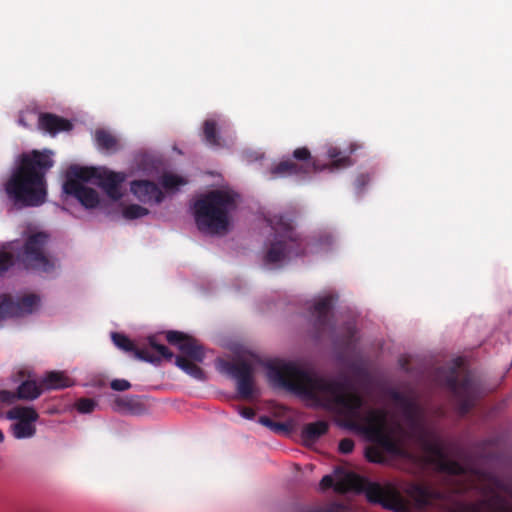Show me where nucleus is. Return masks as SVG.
Masks as SVG:
<instances>
[{"instance_id": "18", "label": "nucleus", "mask_w": 512, "mask_h": 512, "mask_svg": "<svg viewBox=\"0 0 512 512\" xmlns=\"http://www.w3.org/2000/svg\"><path fill=\"white\" fill-rule=\"evenodd\" d=\"M130 190L140 202L145 204H159L164 199L162 190L150 180H134L130 184Z\"/></svg>"}, {"instance_id": "38", "label": "nucleus", "mask_w": 512, "mask_h": 512, "mask_svg": "<svg viewBox=\"0 0 512 512\" xmlns=\"http://www.w3.org/2000/svg\"><path fill=\"white\" fill-rule=\"evenodd\" d=\"M13 264V254L6 251H0V275L6 272Z\"/></svg>"}, {"instance_id": "15", "label": "nucleus", "mask_w": 512, "mask_h": 512, "mask_svg": "<svg viewBox=\"0 0 512 512\" xmlns=\"http://www.w3.org/2000/svg\"><path fill=\"white\" fill-rule=\"evenodd\" d=\"M166 339L171 345L177 346L183 357L195 362H203L204 348L194 337L172 330L166 333Z\"/></svg>"}, {"instance_id": "46", "label": "nucleus", "mask_w": 512, "mask_h": 512, "mask_svg": "<svg viewBox=\"0 0 512 512\" xmlns=\"http://www.w3.org/2000/svg\"><path fill=\"white\" fill-rule=\"evenodd\" d=\"M239 413L245 419H253L255 417V411L251 407H241Z\"/></svg>"}, {"instance_id": "37", "label": "nucleus", "mask_w": 512, "mask_h": 512, "mask_svg": "<svg viewBox=\"0 0 512 512\" xmlns=\"http://www.w3.org/2000/svg\"><path fill=\"white\" fill-rule=\"evenodd\" d=\"M75 406L78 412L86 414L94 411L95 407L97 406V402L90 398H80L76 402Z\"/></svg>"}, {"instance_id": "35", "label": "nucleus", "mask_w": 512, "mask_h": 512, "mask_svg": "<svg viewBox=\"0 0 512 512\" xmlns=\"http://www.w3.org/2000/svg\"><path fill=\"white\" fill-rule=\"evenodd\" d=\"M161 184L166 190H173L186 184V181L178 175L165 173L161 177Z\"/></svg>"}, {"instance_id": "22", "label": "nucleus", "mask_w": 512, "mask_h": 512, "mask_svg": "<svg viewBox=\"0 0 512 512\" xmlns=\"http://www.w3.org/2000/svg\"><path fill=\"white\" fill-rule=\"evenodd\" d=\"M41 385L43 389L57 390L72 386L73 380L64 372L50 371L41 379Z\"/></svg>"}, {"instance_id": "39", "label": "nucleus", "mask_w": 512, "mask_h": 512, "mask_svg": "<svg viewBox=\"0 0 512 512\" xmlns=\"http://www.w3.org/2000/svg\"><path fill=\"white\" fill-rule=\"evenodd\" d=\"M259 422L262 425H264L266 427H269L270 429H272L273 431H276V432H280V431H285L286 430V425L284 423L275 422L274 420H272L268 416H261L259 418Z\"/></svg>"}, {"instance_id": "29", "label": "nucleus", "mask_w": 512, "mask_h": 512, "mask_svg": "<svg viewBox=\"0 0 512 512\" xmlns=\"http://www.w3.org/2000/svg\"><path fill=\"white\" fill-rule=\"evenodd\" d=\"M198 362L187 359L183 356L175 357V364L185 373L197 380H203L205 378L204 371L197 365Z\"/></svg>"}, {"instance_id": "36", "label": "nucleus", "mask_w": 512, "mask_h": 512, "mask_svg": "<svg viewBox=\"0 0 512 512\" xmlns=\"http://www.w3.org/2000/svg\"><path fill=\"white\" fill-rule=\"evenodd\" d=\"M366 458L368 461L373 463H385L386 457L383 453V451L379 447H368L366 449Z\"/></svg>"}, {"instance_id": "45", "label": "nucleus", "mask_w": 512, "mask_h": 512, "mask_svg": "<svg viewBox=\"0 0 512 512\" xmlns=\"http://www.w3.org/2000/svg\"><path fill=\"white\" fill-rule=\"evenodd\" d=\"M355 334H356L355 328L352 326H349L347 328V336H346L345 343H344L347 348L354 342Z\"/></svg>"}, {"instance_id": "31", "label": "nucleus", "mask_w": 512, "mask_h": 512, "mask_svg": "<svg viewBox=\"0 0 512 512\" xmlns=\"http://www.w3.org/2000/svg\"><path fill=\"white\" fill-rule=\"evenodd\" d=\"M291 512H350L346 506L340 503H331L325 506L296 505Z\"/></svg>"}, {"instance_id": "12", "label": "nucleus", "mask_w": 512, "mask_h": 512, "mask_svg": "<svg viewBox=\"0 0 512 512\" xmlns=\"http://www.w3.org/2000/svg\"><path fill=\"white\" fill-rule=\"evenodd\" d=\"M422 450L427 453L441 472L449 475L460 476L468 472V468L458 461L448 459L445 447L439 435L423 445Z\"/></svg>"}, {"instance_id": "5", "label": "nucleus", "mask_w": 512, "mask_h": 512, "mask_svg": "<svg viewBox=\"0 0 512 512\" xmlns=\"http://www.w3.org/2000/svg\"><path fill=\"white\" fill-rule=\"evenodd\" d=\"M335 490L339 492L352 490L364 493L371 503L380 504L384 508L395 512H410L403 497L396 489L390 486L384 487L354 473L346 475L342 481L337 483Z\"/></svg>"}, {"instance_id": "4", "label": "nucleus", "mask_w": 512, "mask_h": 512, "mask_svg": "<svg viewBox=\"0 0 512 512\" xmlns=\"http://www.w3.org/2000/svg\"><path fill=\"white\" fill-rule=\"evenodd\" d=\"M295 213L274 214L267 222L274 231V240L270 243L264 261L276 264L305 254L303 239L294 230Z\"/></svg>"}, {"instance_id": "13", "label": "nucleus", "mask_w": 512, "mask_h": 512, "mask_svg": "<svg viewBox=\"0 0 512 512\" xmlns=\"http://www.w3.org/2000/svg\"><path fill=\"white\" fill-rule=\"evenodd\" d=\"M224 371L237 381V392L242 399H250L254 392L253 367L245 360L225 361Z\"/></svg>"}, {"instance_id": "40", "label": "nucleus", "mask_w": 512, "mask_h": 512, "mask_svg": "<svg viewBox=\"0 0 512 512\" xmlns=\"http://www.w3.org/2000/svg\"><path fill=\"white\" fill-rule=\"evenodd\" d=\"M354 441L351 438H344L339 442V452L342 454H350L354 449Z\"/></svg>"}, {"instance_id": "21", "label": "nucleus", "mask_w": 512, "mask_h": 512, "mask_svg": "<svg viewBox=\"0 0 512 512\" xmlns=\"http://www.w3.org/2000/svg\"><path fill=\"white\" fill-rule=\"evenodd\" d=\"M38 127L45 133L56 136L60 132L71 131L73 129V123L66 118L46 112L39 114Z\"/></svg>"}, {"instance_id": "27", "label": "nucleus", "mask_w": 512, "mask_h": 512, "mask_svg": "<svg viewBox=\"0 0 512 512\" xmlns=\"http://www.w3.org/2000/svg\"><path fill=\"white\" fill-rule=\"evenodd\" d=\"M327 157L331 160L330 165H323L320 167L323 169H340L352 165L350 156L343 155V153L337 147H329L327 150Z\"/></svg>"}, {"instance_id": "1", "label": "nucleus", "mask_w": 512, "mask_h": 512, "mask_svg": "<svg viewBox=\"0 0 512 512\" xmlns=\"http://www.w3.org/2000/svg\"><path fill=\"white\" fill-rule=\"evenodd\" d=\"M267 375L275 386L310 400L317 407L338 410L348 429L364 434L367 438L387 430L388 411L384 408H370L362 415L364 399L353 389L347 377L341 380L329 379L293 362L271 364Z\"/></svg>"}, {"instance_id": "41", "label": "nucleus", "mask_w": 512, "mask_h": 512, "mask_svg": "<svg viewBox=\"0 0 512 512\" xmlns=\"http://www.w3.org/2000/svg\"><path fill=\"white\" fill-rule=\"evenodd\" d=\"M110 387L114 391H125L131 387V384L125 379H114L111 381Z\"/></svg>"}, {"instance_id": "26", "label": "nucleus", "mask_w": 512, "mask_h": 512, "mask_svg": "<svg viewBox=\"0 0 512 512\" xmlns=\"http://www.w3.org/2000/svg\"><path fill=\"white\" fill-rule=\"evenodd\" d=\"M329 425L325 421H316L305 425L302 430V438L306 443H314L327 433Z\"/></svg>"}, {"instance_id": "47", "label": "nucleus", "mask_w": 512, "mask_h": 512, "mask_svg": "<svg viewBox=\"0 0 512 512\" xmlns=\"http://www.w3.org/2000/svg\"><path fill=\"white\" fill-rule=\"evenodd\" d=\"M19 124L23 125L24 127H27L28 125L26 124L25 120L21 117L19 118Z\"/></svg>"}, {"instance_id": "25", "label": "nucleus", "mask_w": 512, "mask_h": 512, "mask_svg": "<svg viewBox=\"0 0 512 512\" xmlns=\"http://www.w3.org/2000/svg\"><path fill=\"white\" fill-rule=\"evenodd\" d=\"M114 409L121 413L140 414L143 405L137 396H118L114 400Z\"/></svg>"}, {"instance_id": "14", "label": "nucleus", "mask_w": 512, "mask_h": 512, "mask_svg": "<svg viewBox=\"0 0 512 512\" xmlns=\"http://www.w3.org/2000/svg\"><path fill=\"white\" fill-rule=\"evenodd\" d=\"M39 302L40 298L35 294L25 295L17 301L9 295H0V320L31 314Z\"/></svg>"}, {"instance_id": "16", "label": "nucleus", "mask_w": 512, "mask_h": 512, "mask_svg": "<svg viewBox=\"0 0 512 512\" xmlns=\"http://www.w3.org/2000/svg\"><path fill=\"white\" fill-rule=\"evenodd\" d=\"M43 391V387L34 380H24L18 386L15 392L9 390H0V402L12 404L16 400L32 401L37 399Z\"/></svg>"}, {"instance_id": "43", "label": "nucleus", "mask_w": 512, "mask_h": 512, "mask_svg": "<svg viewBox=\"0 0 512 512\" xmlns=\"http://www.w3.org/2000/svg\"><path fill=\"white\" fill-rule=\"evenodd\" d=\"M370 176L368 174H359L355 180V185L358 190H363L365 186L370 182Z\"/></svg>"}, {"instance_id": "19", "label": "nucleus", "mask_w": 512, "mask_h": 512, "mask_svg": "<svg viewBox=\"0 0 512 512\" xmlns=\"http://www.w3.org/2000/svg\"><path fill=\"white\" fill-rule=\"evenodd\" d=\"M63 191L74 196L84 207L95 208L99 204V195L93 188L86 187L79 181L66 179Z\"/></svg>"}, {"instance_id": "34", "label": "nucleus", "mask_w": 512, "mask_h": 512, "mask_svg": "<svg viewBox=\"0 0 512 512\" xmlns=\"http://www.w3.org/2000/svg\"><path fill=\"white\" fill-rule=\"evenodd\" d=\"M149 214V210L138 204H130L123 210V217L126 219H137Z\"/></svg>"}, {"instance_id": "28", "label": "nucleus", "mask_w": 512, "mask_h": 512, "mask_svg": "<svg viewBox=\"0 0 512 512\" xmlns=\"http://www.w3.org/2000/svg\"><path fill=\"white\" fill-rule=\"evenodd\" d=\"M95 142L99 149L106 150L109 152H115L118 150L117 138L107 130L98 129L95 132Z\"/></svg>"}, {"instance_id": "44", "label": "nucleus", "mask_w": 512, "mask_h": 512, "mask_svg": "<svg viewBox=\"0 0 512 512\" xmlns=\"http://www.w3.org/2000/svg\"><path fill=\"white\" fill-rule=\"evenodd\" d=\"M334 486V479L331 475H325L320 481V488L322 490H327Z\"/></svg>"}, {"instance_id": "9", "label": "nucleus", "mask_w": 512, "mask_h": 512, "mask_svg": "<svg viewBox=\"0 0 512 512\" xmlns=\"http://www.w3.org/2000/svg\"><path fill=\"white\" fill-rule=\"evenodd\" d=\"M319 162L311 155L307 147L296 148L292 153V159L287 158L273 164L269 168L272 179L290 176H306L321 171Z\"/></svg>"}, {"instance_id": "8", "label": "nucleus", "mask_w": 512, "mask_h": 512, "mask_svg": "<svg viewBox=\"0 0 512 512\" xmlns=\"http://www.w3.org/2000/svg\"><path fill=\"white\" fill-rule=\"evenodd\" d=\"M390 397L401 409L402 415L412 433V436L420 447L438 435L434 429L427 427L423 423L422 409L415 400L395 390L391 391Z\"/></svg>"}, {"instance_id": "6", "label": "nucleus", "mask_w": 512, "mask_h": 512, "mask_svg": "<svg viewBox=\"0 0 512 512\" xmlns=\"http://www.w3.org/2000/svg\"><path fill=\"white\" fill-rule=\"evenodd\" d=\"M462 364L463 360L456 358L448 368L439 369L438 375L443 385L455 397L459 414L464 416L474 407L479 388L469 374H465L459 380V370Z\"/></svg>"}, {"instance_id": "2", "label": "nucleus", "mask_w": 512, "mask_h": 512, "mask_svg": "<svg viewBox=\"0 0 512 512\" xmlns=\"http://www.w3.org/2000/svg\"><path fill=\"white\" fill-rule=\"evenodd\" d=\"M51 152L33 150L20 156L17 167L5 184L8 196L23 206H40L46 201V173L53 166Z\"/></svg>"}, {"instance_id": "33", "label": "nucleus", "mask_w": 512, "mask_h": 512, "mask_svg": "<svg viewBox=\"0 0 512 512\" xmlns=\"http://www.w3.org/2000/svg\"><path fill=\"white\" fill-rule=\"evenodd\" d=\"M11 428L13 436L17 439L31 438L36 434L34 423L17 422Z\"/></svg>"}, {"instance_id": "3", "label": "nucleus", "mask_w": 512, "mask_h": 512, "mask_svg": "<svg viewBox=\"0 0 512 512\" xmlns=\"http://www.w3.org/2000/svg\"><path fill=\"white\" fill-rule=\"evenodd\" d=\"M238 194L230 190H212L194 202V218L199 231L220 235L228 231L230 213L237 207Z\"/></svg>"}, {"instance_id": "48", "label": "nucleus", "mask_w": 512, "mask_h": 512, "mask_svg": "<svg viewBox=\"0 0 512 512\" xmlns=\"http://www.w3.org/2000/svg\"><path fill=\"white\" fill-rule=\"evenodd\" d=\"M4 440V434L3 432L0 430V443L3 442Z\"/></svg>"}, {"instance_id": "17", "label": "nucleus", "mask_w": 512, "mask_h": 512, "mask_svg": "<svg viewBox=\"0 0 512 512\" xmlns=\"http://www.w3.org/2000/svg\"><path fill=\"white\" fill-rule=\"evenodd\" d=\"M334 300L333 295H327L320 298L312 307L311 314L314 318L313 326L317 332V337H320L330 327Z\"/></svg>"}, {"instance_id": "11", "label": "nucleus", "mask_w": 512, "mask_h": 512, "mask_svg": "<svg viewBox=\"0 0 512 512\" xmlns=\"http://www.w3.org/2000/svg\"><path fill=\"white\" fill-rule=\"evenodd\" d=\"M112 341L116 347L125 351L133 353L136 359L150 362L159 363L162 359L171 361L174 358L171 352L165 345L158 344L154 337H149L148 342L150 347L157 353L151 354L147 349H139L135 344L124 334L113 332L111 334Z\"/></svg>"}, {"instance_id": "20", "label": "nucleus", "mask_w": 512, "mask_h": 512, "mask_svg": "<svg viewBox=\"0 0 512 512\" xmlns=\"http://www.w3.org/2000/svg\"><path fill=\"white\" fill-rule=\"evenodd\" d=\"M125 179V173L101 169L96 184L110 199L117 201L122 197L120 188Z\"/></svg>"}, {"instance_id": "10", "label": "nucleus", "mask_w": 512, "mask_h": 512, "mask_svg": "<svg viewBox=\"0 0 512 512\" xmlns=\"http://www.w3.org/2000/svg\"><path fill=\"white\" fill-rule=\"evenodd\" d=\"M47 241L48 235L44 232L32 234L27 238L22 255L25 268L41 273H50L54 270V261L44 253Z\"/></svg>"}, {"instance_id": "32", "label": "nucleus", "mask_w": 512, "mask_h": 512, "mask_svg": "<svg viewBox=\"0 0 512 512\" xmlns=\"http://www.w3.org/2000/svg\"><path fill=\"white\" fill-rule=\"evenodd\" d=\"M370 441L376 443L381 450H385L390 453H395L397 445L395 441L387 434L386 430L380 431L377 435H373L368 438Z\"/></svg>"}, {"instance_id": "7", "label": "nucleus", "mask_w": 512, "mask_h": 512, "mask_svg": "<svg viewBox=\"0 0 512 512\" xmlns=\"http://www.w3.org/2000/svg\"><path fill=\"white\" fill-rule=\"evenodd\" d=\"M483 476L492 486L489 496L477 502L462 505L458 512H512V504L500 493L512 495V487L491 473H485Z\"/></svg>"}, {"instance_id": "30", "label": "nucleus", "mask_w": 512, "mask_h": 512, "mask_svg": "<svg viewBox=\"0 0 512 512\" xmlns=\"http://www.w3.org/2000/svg\"><path fill=\"white\" fill-rule=\"evenodd\" d=\"M203 136L205 142L212 147L221 146V138L218 134L217 123L213 119H207L203 123Z\"/></svg>"}, {"instance_id": "23", "label": "nucleus", "mask_w": 512, "mask_h": 512, "mask_svg": "<svg viewBox=\"0 0 512 512\" xmlns=\"http://www.w3.org/2000/svg\"><path fill=\"white\" fill-rule=\"evenodd\" d=\"M100 170L101 169L95 167L71 166L67 171V179H73L80 183L95 180L96 183Z\"/></svg>"}, {"instance_id": "42", "label": "nucleus", "mask_w": 512, "mask_h": 512, "mask_svg": "<svg viewBox=\"0 0 512 512\" xmlns=\"http://www.w3.org/2000/svg\"><path fill=\"white\" fill-rule=\"evenodd\" d=\"M416 493L418 494V502L421 505H426L429 502V492L425 487L417 486L415 488Z\"/></svg>"}, {"instance_id": "24", "label": "nucleus", "mask_w": 512, "mask_h": 512, "mask_svg": "<svg viewBox=\"0 0 512 512\" xmlns=\"http://www.w3.org/2000/svg\"><path fill=\"white\" fill-rule=\"evenodd\" d=\"M6 417L18 422L35 423L39 419V414L33 407L18 405L8 410Z\"/></svg>"}]
</instances>
